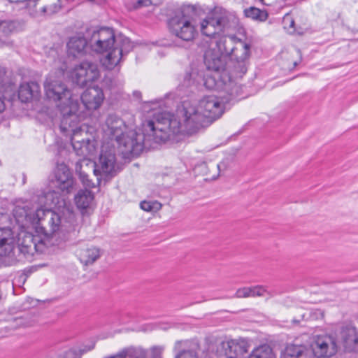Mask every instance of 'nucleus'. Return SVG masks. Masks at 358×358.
Listing matches in <instances>:
<instances>
[{
	"label": "nucleus",
	"mask_w": 358,
	"mask_h": 358,
	"mask_svg": "<svg viewBox=\"0 0 358 358\" xmlns=\"http://www.w3.org/2000/svg\"><path fill=\"white\" fill-rule=\"evenodd\" d=\"M219 92L223 94L221 98L214 95L206 96L200 100L197 107L184 101L178 107L175 115L162 113V122L157 124L156 129L161 132L160 136L156 138L157 141H167L171 136L178 134H192L196 132L222 115L224 104L221 99L229 101L241 94L240 92L238 95L231 96L226 92Z\"/></svg>",
	"instance_id": "f257e3e1"
},
{
	"label": "nucleus",
	"mask_w": 358,
	"mask_h": 358,
	"mask_svg": "<svg viewBox=\"0 0 358 358\" xmlns=\"http://www.w3.org/2000/svg\"><path fill=\"white\" fill-rule=\"evenodd\" d=\"M162 113H160L154 120L145 122L141 131L134 129L127 131L126 124L122 118L115 114H109L105 122L103 132L109 139L115 141L124 157H137L143 150L152 148L153 143L166 141H158L156 138L161 133L156 129L157 124L162 122Z\"/></svg>",
	"instance_id": "f03ea898"
},
{
	"label": "nucleus",
	"mask_w": 358,
	"mask_h": 358,
	"mask_svg": "<svg viewBox=\"0 0 358 358\" xmlns=\"http://www.w3.org/2000/svg\"><path fill=\"white\" fill-rule=\"evenodd\" d=\"M237 38L235 36H223L210 41L203 55L206 68L213 71L203 79L206 88L224 92L231 96L240 94L241 85L231 79L229 71L225 69L226 59L230 57Z\"/></svg>",
	"instance_id": "7ed1b4c3"
},
{
	"label": "nucleus",
	"mask_w": 358,
	"mask_h": 358,
	"mask_svg": "<svg viewBox=\"0 0 358 358\" xmlns=\"http://www.w3.org/2000/svg\"><path fill=\"white\" fill-rule=\"evenodd\" d=\"M89 46L96 52H107L101 59L102 65L108 70L113 69L123 57L133 49L131 41L125 36H115L114 31L108 27H102L89 32Z\"/></svg>",
	"instance_id": "20e7f679"
},
{
	"label": "nucleus",
	"mask_w": 358,
	"mask_h": 358,
	"mask_svg": "<svg viewBox=\"0 0 358 358\" xmlns=\"http://www.w3.org/2000/svg\"><path fill=\"white\" fill-rule=\"evenodd\" d=\"M44 90L48 99L56 103L62 115L61 128L67 129L74 126L79 109L78 97L73 95L62 80L49 74L44 83Z\"/></svg>",
	"instance_id": "39448f33"
},
{
	"label": "nucleus",
	"mask_w": 358,
	"mask_h": 358,
	"mask_svg": "<svg viewBox=\"0 0 358 358\" xmlns=\"http://www.w3.org/2000/svg\"><path fill=\"white\" fill-rule=\"evenodd\" d=\"M338 350L335 337L330 335L317 336L310 345H287L281 355V358H328L335 355Z\"/></svg>",
	"instance_id": "423d86ee"
},
{
	"label": "nucleus",
	"mask_w": 358,
	"mask_h": 358,
	"mask_svg": "<svg viewBox=\"0 0 358 358\" xmlns=\"http://www.w3.org/2000/svg\"><path fill=\"white\" fill-rule=\"evenodd\" d=\"M117 169L114 145H110L109 143L103 144L101 146L99 162L94 164V174L108 180L115 176Z\"/></svg>",
	"instance_id": "0eeeda50"
},
{
	"label": "nucleus",
	"mask_w": 358,
	"mask_h": 358,
	"mask_svg": "<svg viewBox=\"0 0 358 358\" xmlns=\"http://www.w3.org/2000/svg\"><path fill=\"white\" fill-rule=\"evenodd\" d=\"M50 245V241L48 238H42L31 233L22 232L19 234L17 246L18 258H21L20 255L25 258L30 257L35 252H43L45 248Z\"/></svg>",
	"instance_id": "6e6552de"
},
{
	"label": "nucleus",
	"mask_w": 358,
	"mask_h": 358,
	"mask_svg": "<svg viewBox=\"0 0 358 358\" xmlns=\"http://www.w3.org/2000/svg\"><path fill=\"white\" fill-rule=\"evenodd\" d=\"M250 55V45L243 41L237 38L230 58L234 64L229 71L232 78H242L248 70V60Z\"/></svg>",
	"instance_id": "1a4fd4ad"
},
{
	"label": "nucleus",
	"mask_w": 358,
	"mask_h": 358,
	"mask_svg": "<svg viewBox=\"0 0 358 358\" xmlns=\"http://www.w3.org/2000/svg\"><path fill=\"white\" fill-rule=\"evenodd\" d=\"M98 65L89 61L76 65L70 72L72 82L80 87L87 86L99 78Z\"/></svg>",
	"instance_id": "9d476101"
},
{
	"label": "nucleus",
	"mask_w": 358,
	"mask_h": 358,
	"mask_svg": "<svg viewBox=\"0 0 358 358\" xmlns=\"http://www.w3.org/2000/svg\"><path fill=\"white\" fill-rule=\"evenodd\" d=\"M169 27L173 34L183 41H191L196 34L192 17L183 12L171 17L169 21Z\"/></svg>",
	"instance_id": "9b49d317"
},
{
	"label": "nucleus",
	"mask_w": 358,
	"mask_h": 358,
	"mask_svg": "<svg viewBox=\"0 0 358 358\" xmlns=\"http://www.w3.org/2000/svg\"><path fill=\"white\" fill-rule=\"evenodd\" d=\"M78 123V117L77 116V121L74 126L69 127V129L65 130L60 127V129L62 132L73 131L71 139L73 148L78 156L83 157V162H86V157L93 154L95 147L94 143L89 138L82 136V130L77 129Z\"/></svg>",
	"instance_id": "f8f14e48"
},
{
	"label": "nucleus",
	"mask_w": 358,
	"mask_h": 358,
	"mask_svg": "<svg viewBox=\"0 0 358 358\" xmlns=\"http://www.w3.org/2000/svg\"><path fill=\"white\" fill-rule=\"evenodd\" d=\"M55 185L62 192L71 193L75 186V180L69 167L64 163L58 164L55 169Z\"/></svg>",
	"instance_id": "ddd939ff"
},
{
	"label": "nucleus",
	"mask_w": 358,
	"mask_h": 358,
	"mask_svg": "<svg viewBox=\"0 0 358 358\" xmlns=\"http://www.w3.org/2000/svg\"><path fill=\"white\" fill-rule=\"evenodd\" d=\"M226 23L227 20L224 17H208L201 23V31L203 35L213 38L210 41L216 40L215 36L224 31Z\"/></svg>",
	"instance_id": "4468645a"
},
{
	"label": "nucleus",
	"mask_w": 358,
	"mask_h": 358,
	"mask_svg": "<svg viewBox=\"0 0 358 358\" xmlns=\"http://www.w3.org/2000/svg\"><path fill=\"white\" fill-rule=\"evenodd\" d=\"M80 99L88 110L99 108L104 99V94L101 88L98 86L88 87L80 96Z\"/></svg>",
	"instance_id": "2eb2a0df"
},
{
	"label": "nucleus",
	"mask_w": 358,
	"mask_h": 358,
	"mask_svg": "<svg viewBox=\"0 0 358 358\" xmlns=\"http://www.w3.org/2000/svg\"><path fill=\"white\" fill-rule=\"evenodd\" d=\"M102 255L101 250L94 245H87L77 250L80 262L85 266L93 264Z\"/></svg>",
	"instance_id": "dca6fc26"
},
{
	"label": "nucleus",
	"mask_w": 358,
	"mask_h": 358,
	"mask_svg": "<svg viewBox=\"0 0 358 358\" xmlns=\"http://www.w3.org/2000/svg\"><path fill=\"white\" fill-rule=\"evenodd\" d=\"M89 40L81 36H75L70 38L67 43V52L69 55L74 57H80L86 53Z\"/></svg>",
	"instance_id": "f3484780"
},
{
	"label": "nucleus",
	"mask_w": 358,
	"mask_h": 358,
	"mask_svg": "<svg viewBox=\"0 0 358 358\" xmlns=\"http://www.w3.org/2000/svg\"><path fill=\"white\" fill-rule=\"evenodd\" d=\"M40 93V86L36 82L22 83L18 90V96L22 102L27 103L38 98Z\"/></svg>",
	"instance_id": "a211bd4d"
},
{
	"label": "nucleus",
	"mask_w": 358,
	"mask_h": 358,
	"mask_svg": "<svg viewBox=\"0 0 358 358\" xmlns=\"http://www.w3.org/2000/svg\"><path fill=\"white\" fill-rule=\"evenodd\" d=\"M341 339L346 350H354L358 343V332L353 327H345L341 332Z\"/></svg>",
	"instance_id": "6ab92c4d"
},
{
	"label": "nucleus",
	"mask_w": 358,
	"mask_h": 358,
	"mask_svg": "<svg viewBox=\"0 0 358 358\" xmlns=\"http://www.w3.org/2000/svg\"><path fill=\"white\" fill-rule=\"evenodd\" d=\"M17 247L15 246L13 238H4L0 239V256L8 257L13 260H21L16 253Z\"/></svg>",
	"instance_id": "aec40b11"
},
{
	"label": "nucleus",
	"mask_w": 358,
	"mask_h": 358,
	"mask_svg": "<svg viewBox=\"0 0 358 358\" xmlns=\"http://www.w3.org/2000/svg\"><path fill=\"white\" fill-rule=\"evenodd\" d=\"M184 344L185 348L180 350L175 358H199L200 347L197 341H185Z\"/></svg>",
	"instance_id": "412c9836"
},
{
	"label": "nucleus",
	"mask_w": 358,
	"mask_h": 358,
	"mask_svg": "<svg viewBox=\"0 0 358 358\" xmlns=\"http://www.w3.org/2000/svg\"><path fill=\"white\" fill-rule=\"evenodd\" d=\"M38 202L41 206L51 209L59 203V193L55 190L45 192L42 195L39 196Z\"/></svg>",
	"instance_id": "4be33fe9"
},
{
	"label": "nucleus",
	"mask_w": 358,
	"mask_h": 358,
	"mask_svg": "<svg viewBox=\"0 0 358 358\" xmlns=\"http://www.w3.org/2000/svg\"><path fill=\"white\" fill-rule=\"evenodd\" d=\"M94 199L92 192L88 189L80 190L75 196V202L78 208L87 209Z\"/></svg>",
	"instance_id": "5701e85b"
},
{
	"label": "nucleus",
	"mask_w": 358,
	"mask_h": 358,
	"mask_svg": "<svg viewBox=\"0 0 358 358\" xmlns=\"http://www.w3.org/2000/svg\"><path fill=\"white\" fill-rule=\"evenodd\" d=\"M222 346H227L230 349H232L234 355H236L237 358H244L245 355L248 353V345L245 343H238L234 340L222 342Z\"/></svg>",
	"instance_id": "b1692460"
},
{
	"label": "nucleus",
	"mask_w": 358,
	"mask_h": 358,
	"mask_svg": "<svg viewBox=\"0 0 358 358\" xmlns=\"http://www.w3.org/2000/svg\"><path fill=\"white\" fill-rule=\"evenodd\" d=\"M94 348V343L80 348H71L59 354L56 358H81L82 355Z\"/></svg>",
	"instance_id": "393cba45"
},
{
	"label": "nucleus",
	"mask_w": 358,
	"mask_h": 358,
	"mask_svg": "<svg viewBox=\"0 0 358 358\" xmlns=\"http://www.w3.org/2000/svg\"><path fill=\"white\" fill-rule=\"evenodd\" d=\"M244 13L247 17H250L260 22L266 21L268 18V13L266 10H260L256 7L247 8L244 10Z\"/></svg>",
	"instance_id": "a878e982"
},
{
	"label": "nucleus",
	"mask_w": 358,
	"mask_h": 358,
	"mask_svg": "<svg viewBox=\"0 0 358 358\" xmlns=\"http://www.w3.org/2000/svg\"><path fill=\"white\" fill-rule=\"evenodd\" d=\"M248 358H275V356L268 345H261L255 348Z\"/></svg>",
	"instance_id": "bb28decb"
},
{
	"label": "nucleus",
	"mask_w": 358,
	"mask_h": 358,
	"mask_svg": "<svg viewBox=\"0 0 358 358\" xmlns=\"http://www.w3.org/2000/svg\"><path fill=\"white\" fill-rule=\"evenodd\" d=\"M46 221L52 233H55L59 229L61 219L58 214L53 211H48Z\"/></svg>",
	"instance_id": "cd10ccee"
},
{
	"label": "nucleus",
	"mask_w": 358,
	"mask_h": 358,
	"mask_svg": "<svg viewBox=\"0 0 358 358\" xmlns=\"http://www.w3.org/2000/svg\"><path fill=\"white\" fill-rule=\"evenodd\" d=\"M249 287V297H260L268 296V298H271L273 294L267 289V288L262 285H256Z\"/></svg>",
	"instance_id": "c85d7f7f"
},
{
	"label": "nucleus",
	"mask_w": 358,
	"mask_h": 358,
	"mask_svg": "<svg viewBox=\"0 0 358 358\" xmlns=\"http://www.w3.org/2000/svg\"><path fill=\"white\" fill-rule=\"evenodd\" d=\"M83 160H79L76 162L75 166L76 172L79 175L80 179L82 181L83 184L87 187H93L94 184L92 181L88 178V175L82 171V163Z\"/></svg>",
	"instance_id": "c756f323"
},
{
	"label": "nucleus",
	"mask_w": 358,
	"mask_h": 358,
	"mask_svg": "<svg viewBox=\"0 0 358 358\" xmlns=\"http://www.w3.org/2000/svg\"><path fill=\"white\" fill-rule=\"evenodd\" d=\"M13 214L17 222L22 221L31 215V212L27 206H15L13 210Z\"/></svg>",
	"instance_id": "7c9ffc66"
},
{
	"label": "nucleus",
	"mask_w": 358,
	"mask_h": 358,
	"mask_svg": "<svg viewBox=\"0 0 358 358\" xmlns=\"http://www.w3.org/2000/svg\"><path fill=\"white\" fill-rule=\"evenodd\" d=\"M48 211H52L51 209L41 206L38 208L35 212V219L37 220V223L41 225V228L45 230L46 227L44 226L43 222L46 221Z\"/></svg>",
	"instance_id": "2f4dec72"
},
{
	"label": "nucleus",
	"mask_w": 358,
	"mask_h": 358,
	"mask_svg": "<svg viewBox=\"0 0 358 358\" xmlns=\"http://www.w3.org/2000/svg\"><path fill=\"white\" fill-rule=\"evenodd\" d=\"M197 76L198 73L196 69H191L189 71H186L184 76L182 85L186 87L191 86L196 80Z\"/></svg>",
	"instance_id": "473e14b6"
},
{
	"label": "nucleus",
	"mask_w": 358,
	"mask_h": 358,
	"mask_svg": "<svg viewBox=\"0 0 358 358\" xmlns=\"http://www.w3.org/2000/svg\"><path fill=\"white\" fill-rule=\"evenodd\" d=\"M61 9V4L59 0H57V3H54L50 6H43L41 9V12L43 14L53 15L59 12Z\"/></svg>",
	"instance_id": "72a5a7b5"
},
{
	"label": "nucleus",
	"mask_w": 358,
	"mask_h": 358,
	"mask_svg": "<svg viewBox=\"0 0 358 358\" xmlns=\"http://www.w3.org/2000/svg\"><path fill=\"white\" fill-rule=\"evenodd\" d=\"M15 26L12 22L1 21L0 22V36H8L14 29Z\"/></svg>",
	"instance_id": "f704fd0d"
},
{
	"label": "nucleus",
	"mask_w": 358,
	"mask_h": 358,
	"mask_svg": "<svg viewBox=\"0 0 358 358\" xmlns=\"http://www.w3.org/2000/svg\"><path fill=\"white\" fill-rule=\"evenodd\" d=\"M282 23L284 25V28L285 29H287L290 32H294L295 31L294 20L289 15L287 14L284 16L283 20H282Z\"/></svg>",
	"instance_id": "c9c22d12"
},
{
	"label": "nucleus",
	"mask_w": 358,
	"mask_h": 358,
	"mask_svg": "<svg viewBox=\"0 0 358 358\" xmlns=\"http://www.w3.org/2000/svg\"><path fill=\"white\" fill-rule=\"evenodd\" d=\"M236 298H248L249 297V287H243L238 288L234 295Z\"/></svg>",
	"instance_id": "e433bc0d"
},
{
	"label": "nucleus",
	"mask_w": 358,
	"mask_h": 358,
	"mask_svg": "<svg viewBox=\"0 0 358 358\" xmlns=\"http://www.w3.org/2000/svg\"><path fill=\"white\" fill-rule=\"evenodd\" d=\"M5 76L6 69L0 67V94H3L5 91Z\"/></svg>",
	"instance_id": "4c0bfd02"
},
{
	"label": "nucleus",
	"mask_w": 358,
	"mask_h": 358,
	"mask_svg": "<svg viewBox=\"0 0 358 358\" xmlns=\"http://www.w3.org/2000/svg\"><path fill=\"white\" fill-rule=\"evenodd\" d=\"M215 166L217 169V173L216 174L212 175L211 179L213 180L216 179L219 176V174L222 170H225L227 169V164L224 162H222L221 163L216 164Z\"/></svg>",
	"instance_id": "58836bf2"
},
{
	"label": "nucleus",
	"mask_w": 358,
	"mask_h": 358,
	"mask_svg": "<svg viewBox=\"0 0 358 358\" xmlns=\"http://www.w3.org/2000/svg\"><path fill=\"white\" fill-rule=\"evenodd\" d=\"M140 206H141V209H143L145 211L148 212V211H151L152 210V206L151 203L149 201H143L141 202Z\"/></svg>",
	"instance_id": "ea45409f"
},
{
	"label": "nucleus",
	"mask_w": 358,
	"mask_h": 358,
	"mask_svg": "<svg viewBox=\"0 0 358 358\" xmlns=\"http://www.w3.org/2000/svg\"><path fill=\"white\" fill-rule=\"evenodd\" d=\"M222 348L224 350L227 358H237V356L234 355V352L232 349H230L227 346H222Z\"/></svg>",
	"instance_id": "a19ab883"
},
{
	"label": "nucleus",
	"mask_w": 358,
	"mask_h": 358,
	"mask_svg": "<svg viewBox=\"0 0 358 358\" xmlns=\"http://www.w3.org/2000/svg\"><path fill=\"white\" fill-rule=\"evenodd\" d=\"M151 3H151L150 0H138L136 2L135 7L136 8H141L143 6H148L151 5Z\"/></svg>",
	"instance_id": "79ce46f5"
},
{
	"label": "nucleus",
	"mask_w": 358,
	"mask_h": 358,
	"mask_svg": "<svg viewBox=\"0 0 358 358\" xmlns=\"http://www.w3.org/2000/svg\"><path fill=\"white\" fill-rule=\"evenodd\" d=\"M5 109V104L2 99L0 97V113H2Z\"/></svg>",
	"instance_id": "37998d69"
},
{
	"label": "nucleus",
	"mask_w": 358,
	"mask_h": 358,
	"mask_svg": "<svg viewBox=\"0 0 358 358\" xmlns=\"http://www.w3.org/2000/svg\"><path fill=\"white\" fill-rule=\"evenodd\" d=\"M134 96H136V98H140L141 96V93L138 91H135L134 92Z\"/></svg>",
	"instance_id": "c03bdc74"
},
{
	"label": "nucleus",
	"mask_w": 358,
	"mask_h": 358,
	"mask_svg": "<svg viewBox=\"0 0 358 358\" xmlns=\"http://www.w3.org/2000/svg\"><path fill=\"white\" fill-rule=\"evenodd\" d=\"M259 2H261L264 5L269 6L271 3L269 2H267L266 0H259Z\"/></svg>",
	"instance_id": "a18cd8bd"
},
{
	"label": "nucleus",
	"mask_w": 358,
	"mask_h": 358,
	"mask_svg": "<svg viewBox=\"0 0 358 358\" xmlns=\"http://www.w3.org/2000/svg\"><path fill=\"white\" fill-rule=\"evenodd\" d=\"M29 13H30V15H36V12L31 11V10H29Z\"/></svg>",
	"instance_id": "49530a36"
},
{
	"label": "nucleus",
	"mask_w": 358,
	"mask_h": 358,
	"mask_svg": "<svg viewBox=\"0 0 358 358\" xmlns=\"http://www.w3.org/2000/svg\"><path fill=\"white\" fill-rule=\"evenodd\" d=\"M206 358H212L211 356L208 353Z\"/></svg>",
	"instance_id": "de8ad7c7"
},
{
	"label": "nucleus",
	"mask_w": 358,
	"mask_h": 358,
	"mask_svg": "<svg viewBox=\"0 0 358 358\" xmlns=\"http://www.w3.org/2000/svg\"><path fill=\"white\" fill-rule=\"evenodd\" d=\"M297 65V62H294V66H296Z\"/></svg>",
	"instance_id": "09e8293b"
}]
</instances>
